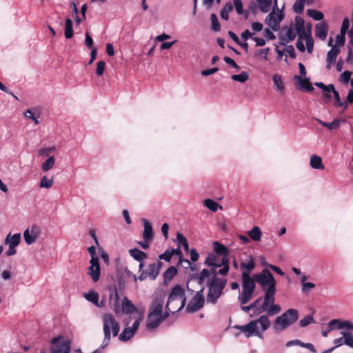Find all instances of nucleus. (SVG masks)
Listing matches in <instances>:
<instances>
[{"label":"nucleus","instance_id":"24","mask_svg":"<svg viewBox=\"0 0 353 353\" xmlns=\"http://www.w3.org/2000/svg\"><path fill=\"white\" fill-rule=\"evenodd\" d=\"M328 32V27L325 22L322 21L315 27V36L321 40H325Z\"/></svg>","mask_w":353,"mask_h":353},{"label":"nucleus","instance_id":"51","mask_svg":"<svg viewBox=\"0 0 353 353\" xmlns=\"http://www.w3.org/2000/svg\"><path fill=\"white\" fill-rule=\"evenodd\" d=\"M210 20L212 22V28L214 31H219L221 29L220 24L219 23L217 17L215 14H211Z\"/></svg>","mask_w":353,"mask_h":353},{"label":"nucleus","instance_id":"52","mask_svg":"<svg viewBox=\"0 0 353 353\" xmlns=\"http://www.w3.org/2000/svg\"><path fill=\"white\" fill-rule=\"evenodd\" d=\"M330 90H332V93L334 94V98L336 101V105L342 106L343 103L341 102L339 92L335 90L333 84H330Z\"/></svg>","mask_w":353,"mask_h":353},{"label":"nucleus","instance_id":"21","mask_svg":"<svg viewBox=\"0 0 353 353\" xmlns=\"http://www.w3.org/2000/svg\"><path fill=\"white\" fill-rule=\"evenodd\" d=\"M134 268H136L135 264L132 263L126 264L122 268L121 273L123 276L126 279L132 280L134 282H136L139 279V277H137L133 272Z\"/></svg>","mask_w":353,"mask_h":353},{"label":"nucleus","instance_id":"20","mask_svg":"<svg viewBox=\"0 0 353 353\" xmlns=\"http://www.w3.org/2000/svg\"><path fill=\"white\" fill-rule=\"evenodd\" d=\"M130 256L136 261L139 262V271H141L145 265L144 259L147 258V254L143 251L134 248L129 250Z\"/></svg>","mask_w":353,"mask_h":353},{"label":"nucleus","instance_id":"57","mask_svg":"<svg viewBox=\"0 0 353 353\" xmlns=\"http://www.w3.org/2000/svg\"><path fill=\"white\" fill-rule=\"evenodd\" d=\"M352 74V72L348 70L343 72L340 77L341 81L343 83H347L351 79L350 77Z\"/></svg>","mask_w":353,"mask_h":353},{"label":"nucleus","instance_id":"17","mask_svg":"<svg viewBox=\"0 0 353 353\" xmlns=\"http://www.w3.org/2000/svg\"><path fill=\"white\" fill-rule=\"evenodd\" d=\"M276 290H266L264 294L262 306L256 309V314L265 312L271 305L274 304Z\"/></svg>","mask_w":353,"mask_h":353},{"label":"nucleus","instance_id":"16","mask_svg":"<svg viewBox=\"0 0 353 353\" xmlns=\"http://www.w3.org/2000/svg\"><path fill=\"white\" fill-rule=\"evenodd\" d=\"M276 290H266L264 294L262 306L256 309V314L265 312L271 305L274 304Z\"/></svg>","mask_w":353,"mask_h":353},{"label":"nucleus","instance_id":"11","mask_svg":"<svg viewBox=\"0 0 353 353\" xmlns=\"http://www.w3.org/2000/svg\"><path fill=\"white\" fill-rule=\"evenodd\" d=\"M284 18V14L282 10L276 8L272 9L270 13L266 17L265 22L274 31H277L280 28V23Z\"/></svg>","mask_w":353,"mask_h":353},{"label":"nucleus","instance_id":"56","mask_svg":"<svg viewBox=\"0 0 353 353\" xmlns=\"http://www.w3.org/2000/svg\"><path fill=\"white\" fill-rule=\"evenodd\" d=\"M24 117L32 120L35 124H38L39 123L38 117H36L33 112L30 109H28L24 112Z\"/></svg>","mask_w":353,"mask_h":353},{"label":"nucleus","instance_id":"54","mask_svg":"<svg viewBox=\"0 0 353 353\" xmlns=\"http://www.w3.org/2000/svg\"><path fill=\"white\" fill-rule=\"evenodd\" d=\"M281 307L278 304H274V305H271V307L268 308V310H265V312H267L268 314L270 315L279 314L281 312Z\"/></svg>","mask_w":353,"mask_h":353},{"label":"nucleus","instance_id":"22","mask_svg":"<svg viewBox=\"0 0 353 353\" xmlns=\"http://www.w3.org/2000/svg\"><path fill=\"white\" fill-rule=\"evenodd\" d=\"M341 50L339 46H332V48L328 51L326 57V68L330 70L332 65L336 62V59Z\"/></svg>","mask_w":353,"mask_h":353},{"label":"nucleus","instance_id":"29","mask_svg":"<svg viewBox=\"0 0 353 353\" xmlns=\"http://www.w3.org/2000/svg\"><path fill=\"white\" fill-rule=\"evenodd\" d=\"M305 41L306 48L308 53L311 54L313 51L314 48V40L311 35V30L310 28H308L307 32L306 34L302 38V41Z\"/></svg>","mask_w":353,"mask_h":353},{"label":"nucleus","instance_id":"48","mask_svg":"<svg viewBox=\"0 0 353 353\" xmlns=\"http://www.w3.org/2000/svg\"><path fill=\"white\" fill-rule=\"evenodd\" d=\"M210 272L207 269H203L201 270L200 274L197 276V279L200 284H203L205 282L207 279H210Z\"/></svg>","mask_w":353,"mask_h":353},{"label":"nucleus","instance_id":"14","mask_svg":"<svg viewBox=\"0 0 353 353\" xmlns=\"http://www.w3.org/2000/svg\"><path fill=\"white\" fill-rule=\"evenodd\" d=\"M205 299L200 292L196 293L188 304L185 310L187 312L193 313L199 310L204 304Z\"/></svg>","mask_w":353,"mask_h":353},{"label":"nucleus","instance_id":"46","mask_svg":"<svg viewBox=\"0 0 353 353\" xmlns=\"http://www.w3.org/2000/svg\"><path fill=\"white\" fill-rule=\"evenodd\" d=\"M203 203L204 205L209 210H212V212H216L218 209V207L222 209L221 206H219L216 202L212 199H205L204 200Z\"/></svg>","mask_w":353,"mask_h":353},{"label":"nucleus","instance_id":"42","mask_svg":"<svg viewBox=\"0 0 353 353\" xmlns=\"http://www.w3.org/2000/svg\"><path fill=\"white\" fill-rule=\"evenodd\" d=\"M231 79L233 81H238V82H240V83H245V81H247L248 80L249 74H248V72L243 71L239 74H233V75H232Z\"/></svg>","mask_w":353,"mask_h":353},{"label":"nucleus","instance_id":"7","mask_svg":"<svg viewBox=\"0 0 353 353\" xmlns=\"http://www.w3.org/2000/svg\"><path fill=\"white\" fill-rule=\"evenodd\" d=\"M228 283L225 278H219L212 275L208 281L207 302L215 304L223 294V289Z\"/></svg>","mask_w":353,"mask_h":353},{"label":"nucleus","instance_id":"3","mask_svg":"<svg viewBox=\"0 0 353 353\" xmlns=\"http://www.w3.org/2000/svg\"><path fill=\"white\" fill-rule=\"evenodd\" d=\"M270 325L271 321L268 315H261L257 319L251 321L248 324L237 326L236 328L248 338L256 336L263 339V332L268 330Z\"/></svg>","mask_w":353,"mask_h":353},{"label":"nucleus","instance_id":"43","mask_svg":"<svg viewBox=\"0 0 353 353\" xmlns=\"http://www.w3.org/2000/svg\"><path fill=\"white\" fill-rule=\"evenodd\" d=\"M307 14L315 21H321L324 17L321 12L314 9H308L307 10Z\"/></svg>","mask_w":353,"mask_h":353},{"label":"nucleus","instance_id":"4","mask_svg":"<svg viewBox=\"0 0 353 353\" xmlns=\"http://www.w3.org/2000/svg\"><path fill=\"white\" fill-rule=\"evenodd\" d=\"M101 320L104 339L101 346L93 353H98L107 347L110 341L111 335L114 337L117 336L120 330L119 321H117L114 315L111 313L104 314L101 317Z\"/></svg>","mask_w":353,"mask_h":353},{"label":"nucleus","instance_id":"31","mask_svg":"<svg viewBox=\"0 0 353 353\" xmlns=\"http://www.w3.org/2000/svg\"><path fill=\"white\" fill-rule=\"evenodd\" d=\"M256 263L252 257H250L248 261L241 263V268L243 270V273H247L248 274H250V273L254 269Z\"/></svg>","mask_w":353,"mask_h":353},{"label":"nucleus","instance_id":"60","mask_svg":"<svg viewBox=\"0 0 353 353\" xmlns=\"http://www.w3.org/2000/svg\"><path fill=\"white\" fill-rule=\"evenodd\" d=\"M251 28L254 32H258L263 30V25L260 22H253L251 24Z\"/></svg>","mask_w":353,"mask_h":353},{"label":"nucleus","instance_id":"47","mask_svg":"<svg viewBox=\"0 0 353 353\" xmlns=\"http://www.w3.org/2000/svg\"><path fill=\"white\" fill-rule=\"evenodd\" d=\"M57 150L56 147L54 145L46 147V148H41L39 151V155L40 156H45V157H50V154L54 152H55Z\"/></svg>","mask_w":353,"mask_h":353},{"label":"nucleus","instance_id":"49","mask_svg":"<svg viewBox=\"0 0 353 353\" xmlns=\"http://www.w3.org/2000/svg\"><path fill=\"white\" fill-rule=\"evenodd\" d=\"M305 3L304 0H296L293 5V10L296 14H301L303 11Z\"/></svg>","mask_w":353,"mask_h":353},{"label":"nucleus","instance_id":"45","mask_svg":"<svg viewBox=\"0 0 353 353\" xmlns=\"http://www.w3.org/2000/svg\"><path fill=\"white\" fill-rule=\"evenodd\" d=\"M233 10V6L231 3H227L221 10V17L225 20H228L229 18V12Z\"/></svg>","mask_w":353,"mask_h":353},{"label":"nucleus","instance_id":"50","mask_svg":"<svg viewBox=\"0 0 353 353\" xmlns=\"http://www.w3.org/2000/svg\"><path fill=\"white\" fill-rule=\"evenodd\" d=\"M177 273L176 268L174 266L168 268L164 272L165 279L171 280Z\"/></svg>","mask_w":353,"mask_h":353},{"label":"nucleus","instance_id":"32","mask_svg":"<svg viewBox=\"0 0 353 353\" xmlns=\"http://www.w3.org/2000/svg\"><path fill=\"white\" fill-rule=\"evenodd\" d=\"M213 248H214L215 253H216L219 255H221L223 257H225V256L228 257V254H229L228 250L227 249V248L225 246L221 244L219 242H218V241L213 242Z\"/></svg>","mask_w":353,"mask_h":353},{"label":"nucleus","instance_id":"25","mask_svg":"<svg viewBox=\"0 0 353 353\" xmlns=\"http://www.w3.org/2000/svg\"><path fill=\"white\" fill-rule=\"evenodd\" d=\"M142 221L144 228L143 238L145 241H151L153 238V229L152 224L146 219H142Z\"/></svg>","mask_w":353,"mask_h":353},{"label":"nucleus","instance_id":"23","mask_svg":"<svg viewBox=\"0 0 353 353\" xmlns=\"http://www.w3.org/2000/svg\"><path fill=\"white\" fill-rule=\"evenodd\" d=\"M294 79L296 80V87L299 89L308 92H311L314 90L308 78H303L301 76L295 75Z\"/></svg>","mask_w":353,"mask_h":353},{"label":"nucleus","instance_id":"13","mask_svg":"<svg viewBox=\"0 0 353 353\" xmlns=\"http://www.w3.org/2000/svg\"><path fill=\"white\" fill-rule=\"evenodd\" d=\"M327 325L330 327V330H332L353 331V323L349 320L334 319L329 321Z\"/></svg>","mask_w":353,"mask_h":353},{"label":"nucleus","instance_id":"36","mask_svg":"<svg viewBox=\"0 0 353 353\" xmlns=\"http://www.w3.org/2000/svg\"><path fill=\"white\" fill-rule=\"evenodd\" d=\"M259 8L262 12H268L272 4V0H256Z\"/></svg>","mask_w":353,"mask_h":353},{"label":"nucleus","instance_id":"58","mask_svg":"<svg viewBox=\"0 0 353 353\" xmlns=\"http://www.w3.org/2000/svg\"><path fill=\"white\" fill-rule=\"evenodd\" d=\"M105 63L103 61L97 62L96 72L99 76H101L103 74V72L105 70Z\"/></svg>","mask_w":353,"mask_h":353},{"label":"nucleus","instance_id":"64","mask_svg":"<svg viewBox=\"0 0 353 353\" xmlns=\"http://www.w3.org/2000/svg\"><path fill=\"white\" fill-rule=\"evenodd\" d=\"M224 61L226 63L230 65L236 70H240V67L236 63V62L230 57H225Z\"/></svg>","mask_w":353,"mask_h":353},{"label":"nucleus","instance_id":"61","mask_svg":"<svg viewBox=\"0 0 353 353\" xmlns=\"http://www.w3.org/2000/svg\"><path fill=\"white\" fill-rule=\"evenodd\" d=\"M234 5L236 9V12L239 14H241L243 13V3L241 0H234Z\"/></svg>","mask_w":353,"mask_h":353},{"label":"nucleus","instance_id":"40","mask_svg":"<svg viewBox=\"0 0 353 353\" xmlns=\"http://www.w3.org/2000/svg\"><path fill=\"white\" fill-rule=\"evenodd\" d=\"M84 297L87 301L91 302L95 305V304L97 303L99 295L98 292L94 290H90L88 293L84 294Z\"/></svg>","mask_w":353,"mask_h":353},{"label":"nucleus","instance_id":"8","mask_svg":"<svg viewBox=\"0 0 353 353\" xmlns=\"http://www.w3.org/2000/svg\"><path fill=\"white\" fill-rule=\"evenodd\" d=\"M298 319V310L296 309H289L275 319L272 325L273 330L276 332H283L294 324Z\"/></svg>","mask_w":353,"mask_h":353},{"label":"nucleus","instance_id":"27","mask_svg":"<svg viewBox=\"0 0 353 353\" xmlns=\"http://www.w3.org/2000/svg\"><path fill=\"white\" fill-rule=\"evenodd\" d=\"M205 264L209 267H211L212 270L221 267V264L219 263L218 256L213 253L208 254L205 259Z\"/></svg>","mask_w":353,"mask_h":353},{"label":"nucleus","instance_id":"30","mask_svg":"<svg viewBox=\"0 0 353 353\" xmlns=\"http://www.w3.org/2000/svg\"><path fill=\"white\" fill-rule=\"evenodd\" d=\"M310 165L313 169L323 170L324 165L322 163V159L319 156L313 154L310 157Z\"/></svg>","mask_w":353,"mask_h":353},{"label":"nucleus","instance_id":"18","mask_svg":"<svg viewBox=\"0 0 353 353\" xmlns=\"http://www.w3.org/2000/svg\"><path fill=\"white\" fill-rule=\"evenodd\" d=\"M40 233V228L36 225L28 228L23 232L26 243L28 245L32 244L39 238Z\"/></svg>","mask_w":353,"mask_h":353},{"label":"nucleus","instance_id":"6","mask_svg":"<svg viewBox=\"0 0 353 353\" xmlns=\"http://www.w3.org/2000/svg\"><path fill=\"white\" fill-rule=\"evenodd\" d=\"M185 303V290L181 285H176L170 290L165 306L168 311L174 313L183 309Z\"/></svg>","mask_w":353,"mask_h":353},{"label":"nucleus","instance_id":"37","mask_svg":"<svg viewBox=\"0 0 353 353\" xmlns=\"http://www.w3.org/2000/svg\"><path fill=\"white\" fill-rule=\"evenodd\" d=\"M248 235L251 239L254 241H259L261 240L262 233L258 226H254L251 230L249 231Z\"/></svg>","mask_w":353,"mask_h":353},{"label":"nucleus","instance_id":"55","mask_svg":"<svg viewBox=\"0 0 353 353\" xmlns=\"http://www.w3.org/2000/svg\"><path fill=\"white\" fill-rule=\"evenodd\" d=\"M314 322V319L312 315H307L303 319L300 320L299 325L301 327H304L307 326L309 324Z\"/></svg>","mask_w":353,"mask_h":353},{"label":"nucleus","instance_id":"59","mask_svg":"<svg viewBox=\"0 0 353 353\" xmlns=\"http://www.w3.org/2000/svg\"><path fill=\"white\" fill-rule=\"evenodd\" d=\"M88 250L91 256L90 261L94 260V261H99V257L97 255L95 248L94 246H90L88 248Z\"/></svg>","mask_w":353,"mask_h":353},{"label":"nucleus","instance_id":"33","mask_svg":"<svg viewBox=\"0 0 353 353\" xmlns=\"http://www.w3.org/2000/svg\"><path fill=\"white\" fill-rule=\"evenodd\" d=\"M20 241L21 234L19 233L14 234L12 236L9 234L6 238L5 243L8 244V245L17 246Z\"/></svg>","mask_w":353,"mask_h":353},{"label":"nucleus","instance_id":"38","mask_svg":"<svg viewBox=\"0 0 353 353\" xmlns=\"http://www.w3.org/2000/svg\"><path fill=\"white\" fill-rule=\"evenodd\" d=\"M64 34L66 39L73 37L72 21L70 18L65 19Z\"/></svg>","mask_w":353,"mask_h":353},{"label":"nucleus","instance_id":"5","mask_svg":"<svg viewBox=\"0 0 353 353\" xmlns=\"http://www.w3.org/2000/svg\"><path fill=\"white\" fill-rule=\"evenodd\" d=\"M307 32V30L305 28L304 20L301 17H296L294 22L292 23L286 29L285 38L287 41H291L298 36L296 48L299 51L303 52L305 50V47L302 41V38Z\"/></svg>","mask_w":353,"mask_h":353},{"label":"nucleus","instance_id":"63","mask_svg":"<svg viewBox=\"0 0 353 353\" xmlns=\"http://www.w3.org/2000/svg\"><path fill=\"white\" fill-rule=\"evenodd\" d=\"M349 27H350V21L347 18H345L343 21L340 32L346 34L347 30L349 28Z\"/></svg>","mask_w":353,"mask_h":353},{"label":"nucleus","instance_id":"2","mask_svg":"<svg viewBox=\"0 0 353 353\" xmlns=\"http://www.w3.org/2000/svg\"><path fill=\"white\" fill-rule=\"evenodd\" d=\"M165 296L162 294L157 296L152 301L147 316L146 327L148 330H154L158 327L171 313L165 308L163 311Z\"/></svg>","mask_w":353,"mask_h":353},{"label":"nucleus","instance_id":"62","mask_svg":"<svg viewBox=\"0 0 353 353\" xmlns=\"http://www.w3.org/2000/svg\"><path fill=\"white\" fill-rule=\"evenodd\" d=\"M172 255L171 254L170 250H168L164 253L159 255V258L161 260H165L166 261H170Z\"/></svg>","mask_w":353,"mask_h":353},{"label":"nucleus","instance_id":"41","mask_svg":"<svg viewBox=\"0 0 353 353\" xmlns=\"http://www.w3.org/2000/svg\"><path fill=\"white\" fill-rule=\"evenodd\" d=\"M272 80L274 88L279 91L283 92L284 85L281 77L278 74H274L272 77Z\"/></svg>","mask_w":353,"mask_h":353},{"label":"nucleus","instance_id":"9","mask_svg":"<svg viewBox=\"0 0 353 353\" xmlns=\"http://www.w3.org/2000/svg\"><path fill=\"white\" fill-rule=\"evenodd\" d=\"M242 292L238 296V300L241 305L248 303L253 296L256 284L255 281L250 274L242 273Z\"/></svg>","mask_w":353,"mask_h":353},{"label":"nucleus","instance_id":"10","mask_svg":"<svg viewBox=\"0 0 353 353\" xmlns=\"http://www.w3.org/2000/svg\"><path fill=\"white\" fill-rule=\"evenodd\" d=\"M254 278L265 291L276 290V281L268 270H263L261 272L254 274Z\"/></svg>","mask_w":353,"mask_h":353},{"label":"nucleus","instance_id":"1","mask_svg":"<svg viewBox=\"0 0 353 353\" xmlns=\"http://www.w3.org/2000/svg\"><path fill=\"white\" fill-rule=\"evenodd\" d=\"M109 305L116 314H126L129 315L124 320L125 327L119 335L120 341H129L134 336L142 322L144 318L145 309L143 307L134 306L127 296L123 297L121 304H120L119 296L116 290L110 292Z\"/></svg>","mask_w":353,"mask_h":353},{"label":"nucleus","instance_id":"26","mask_svg":"<svg viewBox=\"0 0 353 353\" xmlns=\"http://www.w3.org/2000/svg\"><path fill=\"white\" fill-rule=\"evenodd\" d=\"M221 264L223 268L219 270L217 272L215 271V269L212 270V275L216 274V276H217V274L225 276L228 273L229 268H230L228 257H226V256L222 257Z\"/></svg>","mask_w":353,"mask_h":353},{"label":"nucleus","instance_id":"44","mask_svg":"<svg viewBox=\"0 0 353 353\" xmlns=\"http://www.w3.org/2000/svg\"><path fill=\"white\" fill-rule=\"evenodd\" d=\"M176 239L179 248L182 246L185 251L188 252L189 246L185 237L181 233H177Z\"/></svg>","mask_w":353,"mask_h":353},{"label":"nucleus","instance_id":"19","mask_svg":"<svg viewBox=\"0 0 353 353\" xmlns=\"http://www.w3.org/2000/svg\"><path fill=\"white\" fill-rule=\"evenodd\" d=\"M87 274L91 277L93 282L99 281L101 275L99 261H90V266L88 268Z\"/></svg>","mask_w":353,"mask_h":353},{"label":"nucleus","instance_id":"53","mask_svg":"<svg viewBox=\"0 0 353 353\" xmlns=\"http://www.w3.org/2000/svg\"><path fill=\"white\" fill-rule=\"evenodd\" d=\"M345 41V33L340 32V33L336 37V43L334 46H339L340 48L343 46Z\"/></svg>","mask_w":353,"mask_h":353},{"label":"nucleus","instance_id":"35","mask_svg":"<svg viewBox=\"0 0 353 353\" xmlns=\"http://www.w3.org/2000/svg\"><path fill=\"white\" fill-rule=\"evenodd\" d=\"M323 126L328 128L329 130H336L339 128L341 123L342 122L340 119H334L332 123L324 122L319 119H316Z\"/></svg>","mask_w":353,"mask_h":353},{"label":"nucleus","instance_id":"15","mask_svg":"<svg viewBox=\"0 0 353 353\" xmlns=\"http://www.w3.org/2000/svg\"><path fill=\"white\" fill-rule=\"evenodd\" d=\"M341 337L333 341V343L335 345L334 349L343 345L353 348V334L351 331H341Z\"/></svg>","mask_w":353,"mask_h":353},{"label":"nucleus","instance_id":"28","mask_svg":"<svg viewBox=\"0 0 353 353\" xmlns=\"http://www.w3.org/2000/svg\"><path fill=\"white\" fill-rule=\"evenodd\" d=\"M70 347L67 341H62L52 349V353H70Z\"/></svg>","mask_w":353,"mask_h":353},{"label":"nucleus","instance_id":"39","mask_svg":"<svg viewBox=\"0 0 353 353\" xmlns=\"http://www.w3.org/2000/svg\"><path fill=\"white\" fill-rule=\"evenodd\" d=\"M54 183L53 176L51 178H48L47 176H43L41 177L39 183V187L41 188H50Z\"/></svg>","mask_w":353,"mask_h":353},{"label":"nucleus","instance_id":"34","mask_svg":"<svg viewBox=\"0 0 353 353\" xmlns=\"http://www.w3.org/2000/svg\"><path fill=\"white\" fill-rule=\"evenodd\" d=\"M55 164V158L54 156L49 157L41 165V170L47 172L50 170Z\"/></svg>","mask_w":353,"mask_h":353},{"label":"nucleus","instance_id":"12","mask_svg":"<svg viewBox=\"0 0 353 353\" xmlns=\"http://www.w3.org/2000/svg\"><path fill=\"white\" fill-rule=\"evenodd\" d=\"M161 263L159 261L150 264L146 272H144L143 269L141 271H139L140 272L139 280L143 281L147 277H149L152 280H154L159 275Z\"/></svg>","mask_w":353,"mask_h":353}]
</instances>
